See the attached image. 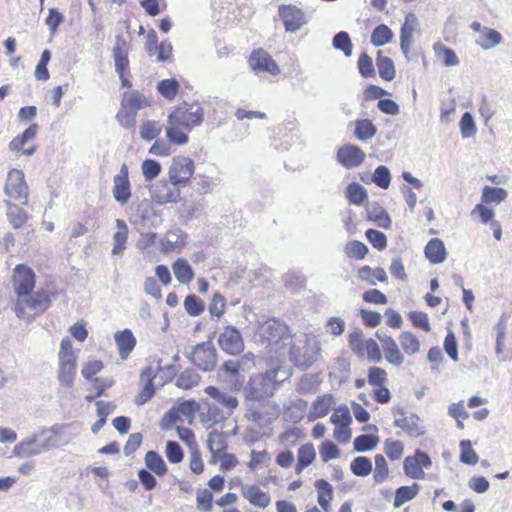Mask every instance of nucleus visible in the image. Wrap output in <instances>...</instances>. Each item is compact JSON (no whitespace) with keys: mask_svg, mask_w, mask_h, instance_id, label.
Here are the masks:
<instances>
[{"mask_svg":"<svg viewBox=\"0 0 512 512\" xmlns=\"http://www.w3.org/2000/svg\"><path fill=\"white\" fill-rule=\"evenodd\" d=\"M13 286L17 299L14 311L18 318L25 317L26 309L43 312L50 305L46 291L34 292L35 274L33 270L24 265H17L13 275Z\"/></svg>","mask_w":512,"mask_h":512,"instance_id":"obj_1","label":"nucleus"},{"mask_svg":"<svg viewBox=\"0 0 512 512\" xmlns=\"http://www.w3.org/2000/svg\"><path fill=\"white\" fill-rule=\"evenodd\" d=\"M259 335L261 341L266 343L271 351L279 355H284L292 336L288 326L276 319H269L262 323L259 327Z\"/></svg>","mask_w":512,"mask_h":512,"instance_id":"obj_2","label":"nucleus"},{"mask_svg":"<svg viewBox=\"0 0 512 512\" xmlns=\"http://www.w3.org/2000/svg\"><path fill=\"white\" fill-rule=\"evenodd\" d=\"M67 428L66 425L54 427L51 430V436L43 441H40L37 435L29 436L15 445L13 454L20 458H26L39 455L52 447H57L60 445V439L64 436Z\"/></svg>","mask_w":512,"mask_h":512,"instance_id":"obj_3","label":"nucleus"},{"mask_svg":"<svg viewBox=\"0 0 512 512\" xmlns=\"http://www.w3.org/2000/svg\"><path fill=\"white\" fill-rule=\"evenodd\" d=\"M288 347L290 360L298 368L307 369L318 359L320 350L318 342L306 334L295 335Z\"/></svg>","mask_w":512,"mask_h":512,"instance_id":"obj_4","label":"nucleus"},{"mask_svg":"<svg viewBox=\"0 0 512 512\" xmlns=\"http://www.w3.org/2000/svg\"><path fill=\"white\" fill-rule=\"evenodd\" d=\"M169 115L170 120L179 123L184 129L191 131L193 127L201 124L204 111L198 103H184L178 106Z\"/></svg>","mask_w":512,"mask_h":512,"instance_id":"obj_5","label":"nucleus"},{"mask_svg":"<svg viewBox=\"0 0 512 512\" xmlns=\"http://www.w3.org/2000/svg\"><path fill=\"white\" fill-rule=\"evenodd\" d=\"M194 172L195 163L186 156L173 157L168 167V177L181 188L189 184Z\"/></svg>","mask_w":512,"mask_h":512,"instance_id":"obj_6","label":"nucleus"},{"mask_svg":"<svg viewBox=\"0 0 512 512\" xmlns=\"http://www.w3.org/2000/svg\"><path fill=\"white\" fill-rule=\"evenodd\" d=\"M4 192L9 198L27 205L29 188L22 170L12 169L8 172Z\"/></svg>","mask_w":512,"mask_h":512,"instance_id":"obj_7","label":"nucleus"},{"mask_svg":"<svg viewBox=\"0 0 512 512\" xmlns=\"http://www.w3.org/2000/svg\"><path fill=\"white\" fill-rule=\"evenodd\" d=\"M182 189L168 177V179H161L152 185L150 195L157 204L177 203Z\"/></svg>","mask_w":512,"mask_h":512,"instance_id":"obj_8","label":"nucleus"},{"mask_svg":"<svg viewBox=\"0 0 512 512\" xmlns=\"http://www.w3.org/2000/svg\"><path fill=\"white\" fill-rule=\"evenodd\" d=\"M189 358L203 371H212L217 363V351L210 341L202 342L194 347Z\"/></svg>","mask_w":512,"mask_h":512,"instance_id":"obj_9","label":"nucleus"},{"mask_svg":"<svg viewBox=\"0 0 512 512\" xmlns=\"http://www.w3.org/2000/svg\"><path fill=\"white\" fill-rule=\"evenodd\" d=\"M431 466L430 456L419 449L415 451L414 455L407 456L403 462L404 473L411 479H423L425 476L424 469H428Z\"/></svg>","mask_w":512,"mask_h":512,"instance_id":"obj_10","label":"nucleus"},{"mask_svg":"<svg viewBox=\"0 0 512 512\" xmlns=\"http://www.w3.org/2000/svg\"><path fill=\"white\" fill-rule=\"evenodd\" d=\"M392 413L395 416L394 425L410 437L416 438L425 434V428L419 424L420 419L416 414L406 415L403 407H394Z\"/></svg>","mask_w":512,"mask_h":512,"instance_id":"obj_11","label":"nucleus"},{"mask_svg":"<svg viewBox=\"0 0 512 512\" xmlns=\"http://www.w3.org/2000/svg\"><path fill=\"white\" fill-rule=\"evenodd\" d=\"M218 345L227 354L239 355L244 351V340L240 331L234 326H226L218 336Z\"/></svg>","mask_w":512,"mask_h":512,"instance_id":"obj_12","label":"nucleus"},{"mask_svg":"<svg viewBox=\"0 0 512 512\" xmlns=\"http://www.w3.org/2000/svg\"><path fill=\"white\" fill-rule=\"evenodd\" d=\"M470 28L478 35L475 43L484 51L497 47L503 41V37L500 32L493 28L484 26L478 21L472 22Z\"/></svg>","mask_w":512,"mask_h":512,"instance_id":"obj_13","label":"nucleus"},{"mask_svg":"<svg viewBox=\"0 0 512 512\" xmlns=\"http://www.w3.org/2000/svg\"><path fill=\"white\" fill-rule=\"evenodd\" d=\"M129 169L127 164L123 163L120 171L113 177L112 195L117 203L125 205L131 198V185L129 181Z\"/></svg>","mask_w":512,"mask_h":512,"instance_id":"obj_14","label":"nucleus"},{"mask_svg":"<svg viewBox=\"0 0 512 512\" xmlns=\"http://www.w3.org/2000/svg\"><path fill=\"white\" fill-rule=\"evenodd\" d=\"M279 15L287 32L294 33L307 23L303 11L294 5L280 6Z\"/></svg>","mask_w":512,"mask_h":512,"instance_id":"obj_15","label":"nucleus"},{"mask_svg":"<svg viewBox=\"0 0 512 512\" xmlns=\"http://www.w3.org/2000/svg\"><path fill=\"white\" fill-rule=\"evenodd\" d=\"M249 66L254 72H267L272 75L280 73L279 66L264 50L253 51L249 57Z\"/></svg>","mask_w":512,"mask_h":512,"instance_id":"obj_16","label":"nucleus"},{"mask_svg":"<svg viewBox=\"0 0 512 512\" xmlns=\"http://www.w3.org/2000/svg\"><path fill=\"white\" fill-rule=\"evenodd\" d=\"M365 157V153L353 144L344 145L337 151V160L346 169L360 166L364 162Z\"/></svg>","mask_w":512,"mask_h":512,"instance_id":"obj_17","label":"nucleus"},{"mask_svg":"<svg viewBox=\"0 0 512 512\" xmlns=\"http://www.w3.org/2000/svg\"><path fill=\"white\" fill-rule=\"evenodd\" d=\"M418 28L419 23L416 15L412 12L407 13L400 30V48L406 57H408V53L413 45L414 33Z\"/></svg>","mask_w":512,"mask_h":512,"instance_id":"obj_18","label":"nucleus"},{"mask_svg":"<svg viewBox=\"0 0 512 512\" xmlns=\"http://www.w3.org/2000/svg\"><path fill=\"white\" fill-rule=\"evenodd\" d=\"M273 392L272 384H268L260 374L251 377L245 388L246 399L249 401H259L273 395Z\"/></svg>","mask_w":512,"mask_h":512,"instance_id":"obj_19","label":"nucleus"},{"mask_svg":"<svg viewBox=\"0 0 512 512\" xmlns=\"http://www.w3.org/2000/svg\"><path fill=\"white\" fill-rule=\"evenodd\" d=\"M240 490L243 498L255 507L265 509L271 504L270 495L257 485L242 484Z\"/></svg>","mask_w":512,"mask_h":512,"instance_id":"obj_20","label":"nucleus"},{"mask_svg":"<svg viewBox=\"0 0 512 512\" xmlns=\"http://www.w3.org/2000/svg\"><path fill=\"white\" fill-rule=\"evenodd\" d=\"M156 377V371L148 366L146 367L141 375H140V382L143 385L141 391L135 398V403L138 406L144 405L146 402H148L155 394V388L153 385V380Z\"/></svg>","mask_w":512,"mask_h":512,"instance_id":"obj_21","label":"nucleus"},{"mask_svg":"<svg viewBox=\"0 0 512 512\" xmlns=\"http://www.w3.org/2000/svg\"><path fill=\"white\" fill-rule=\"evenodd\" d=\"M128 51L129 45L126 40L117 36L113 47L112 57L114 60L115 72L118 74L119 78H123V72L129 65Z\"/></svg>","mask_w":512,"mask_h":512,"instance_id":"obj_22","label":"nucleus"},{"mask_svg":"<svg viewBox=\"0 0 512 512\" xmlns=\"http://www.w3.org/2000/svg\"><path fill=\"white\" fill-rule=\"evenodd\" d=\"M77 358L58 359L57 379L62 386L71 388L74 384Z\"/></svg>","mask_w":512,"mask_h":512,"instance_id":"obj_23","label":"nucleus"},{"mask_svg":"<svg viewBox=\"0 0 512 512\" xmlns=\"http://www.w3.org/2000/svg\"><path fill=\"white\" fill-rule=\"evenodd\" d=\"M119 356L121 360H126L136 346V338L130 329H124L114 334Z\"/></svg>","mask_w":512,"mask_h":512,"instance_id":"obj_24","label":"nucleus"},{"mask_svg":"<svg viewBox=\"0 0 512 512\" xmlns=\"http://www.w3.org/2000/svg\"><path fill=\"white\" fill-rule=\"evenodd\" d=\"M425 256L432 264L443 263L447 257L443 241L439 238H432L425 247Z\"/></svg>","mask_w":512,"mask_h":512,"instance_id":"obj_25","label":"nucleus"},{"mask_svg":"<svg viewBox=\"0 0 512 512\" xmlns=\"http://www.w3.org/2000/svg\"><path fill=\"white\" fill-rule=\"evenodd\" d=\"M7 211L6 216L14 229H19L25 225L28 221L29 216L25 210H23L19 205L12 203L11 201H4Z\"/></svg>","mask_w":512,"mask_h":512,"instance_id":"obj_26","label":"nucleus"},{"mask_svg":"<svg viewBox=\"0 0 512 512\" xmlns=\"http://www.w3.org/2000/svg\"><path fill=\"white\" fill-rule=\"evenodd\" d=\"M314 486L318 493V503L325 512L331 511V500L333 499V487L332 485L324 480H316Z\"/></svg>","mask_w":512,"mask_h":512,"instance_id":"obj_27","label":"nucleus"},{"mask_svg":"<svg viewBox=\"0 0 512 512\" xmlns=\"http://www.w3.org/2000/svg\"><path fill=\"white\" fill-rule=\"evenodd\" d=\"M117 231L113 236V248L112 253L114 255H122L126 249V243L128 239V226L124 220H116Z\"/></svg>","mask_w":512,"mask_h":512,"instance_id":"obj_28","label":"nucleus"},{"mask_svg":"<svg viewBox=\"0 0 512 512\" xmlns=\"http://www.w3.org/2000/svg\"><path fill=\"white\" fill-rule=\"evenodd\" d=\"M188 132L190 131L184 129V127H182V125H180L179 123H175L172 120H170V115L168 116L166 135L171 143L177 145L186 144L189 140Z\"/></svg>","mask_w":512,"mask_h":512,"instance_id":"obj_29","label":"nucleus"},{"mask_svg":"<svg viewBox=\"0 0 512 512\" xmlns=\"http://www.w3.org/2000/svg\"><path fill=\"white\" fill-rule=\"evenodd\" d=\"M172 270L175 278L181 284H188L194 278V271L188 261L184 258H178L172 264Z\"/></svg>","mask_w":512,"mask_h":512,"instance_id":"obj_30","label":"nucleus"},{"mask_svg":"<svg viewBox=\"0 0 512 512\" xmlns=\"http://www.w3.org/2000/svg\"><path fill=\"white\" fill-rule=\"evenodd\" d=\"M121 105L137 115V112L147 107L149 103L143 94L138 91H132L124 95Z\"/></svg>","mask_w":512,"mask_h":512,"instance_id":"obj_31","label":"nucleus"},{"mask_svg":"<svg viewBox=\"0 0 512 512\" xmlns=\"http://www.w3.org/2000/svg\"><path fill=\"white\" fill-rule=\"evenodd\" d=\"M205 393L215 399L220 405L230 410H233L238 406V400L236 397L220 391L217 387L208 386L205 388Z\"/></svg>","mask_w":512,"mask_h":512,"instance_id":"obj_32","label":"nucleus"},{"mask_svg":"<svg viewBox=\"0 0 512 512\" xmlns=\"http://www.w3.org/2000/svg\"><path fill=\"white\" fill-rule=\"evenodd\" d=\"M420 490V486L417 483H413L411 486H401L395 492V498L393 506L400 508L405 503L414 499Z\"/></svg>","mask_w":512,"mask_h":512,"instance_id":"obj_33","label":"nucleus"},{"mask_svg":"<svg viewBox=\"0 0 512 512\" xmlns=\"http://www.w3.org/2000/svg\"><path fill=\"white\" fill-rule=\"evenodd\" d=\"M333 403L334 398L331 394L318 396L311 406L310 416L314 418H321L326 416L330 411Z\"/></svg>","mask_w":512,"mask_h":512,"instance_id":"obj_34","label":"nucleus"},{"mask_svg":"<svg viewBox=\"0 0 512 512\" xmlns=\"http://www.w3.org/2000/svg\"><path fill=\"white\" fill-rule=\"evenodd\" d=\"M348 201L356 206H361L368 199L367 190L359 183H350L345 190Z\"/></svg>","mask_w":512,"mask_h":512,"instance_id":"obj_35","label":"nucleus"},{"mask_svg":"<svg viewBox=\"0 0 512 512\" xmlns=\"http://www.w3.org/2000/svg\"><path fill=\"white\" fill-rule=\"evenodd\" d=\"M376 65L378 68L379 76L386 80L391 81L395 77V66L391 58L384 56L382 51L377 52Z\"/></svg>","mask_w":512,"mask_h":512,"instance_id":"obj_36","label":"nucleus"},{"mask_svg":"<svg viewBox=\"0 0 512 512\" xmlns=\"http://www.w3.org/2000/svg\"><path fill=\"white\" fill-rule=\"evenodd\" d=\"M145 465L147 468L158 476H163L167 472V465L162 456L156 451H148L145 454Z\"/></svg>","mask_w":512,"mask_h":512,"instance_id":"obj_37","label":"nucleus"},{"mask_svg":"<svg viewBox=\"0 0 512 512\" xmlns=\"http://www.w3.org/2000/svg\"><path fill=\"white\" fill-rule=\"evenodd\" d=\"M387 345L383 346V352L386 361L396 367H401L404 364L405 358L401 353L396 341H386Z\"/></svg>","mask_w":512,"mask_h":512,"instance_id":"obj_38","label":"nucleus"},{"mask_svg":"<svg viewBox=\"0 0 512 512\" xmlns=\"http://www.w3.org/2000/svg\"><path fill=\"white\" fill-rule=\"evenodd\" d=\"M377 133L376 126L370 119H360L355 123V137L360 141H366L373 138Z\"/></svg>","mask_w":512,"mask_h":512,"instance_id":"obj_39","label":"nucleus"},{"mask_svg":"<svg viewBox=\"0 0 512 512\" xmlns=\"http://www.w3.org/2000/svg\"><path fill=\"white\" fill-rule=\"evenodd\" d=\"M316 452L314 446L310 443L302 445L298 449V463L296 465V472L301 473L304 468L312 464L315 460Z\"/></svg>","mask_w":512,"mask_h":512,"instance_id":"obj_40","label":"nucleus"},{"mask_svg":"<svg viewBox=\"0 0 512 512\" xmlns=\"http://www.w3.org/2000/svg\"><path fill=\"white\" fill-rule=\"evenodd\" d=\"M367 214L370 220H373L377 226L388 229L391 226V219L387 212L377 204L367 207Z\"/></svg>","mask_w":512,"mask_h":512,"instance_id":"obj_41","label":"nucleus"},{"mask_svg":"<svg viewBox=\"0 0 512 512\" xmlns=\"http://www.w3.org/2000/svg\"><path fill=\"white\" fill-rule=\"evenodd\" d=\"M358 276L361 280L369 282L371 285H376V281L386 282L387 275L383 268H371L363 266L358 271Z\"/></svg>","mask_w":512,"mask_h":512,"instance_id":"obj_42","label":"nucleus"},{"mask_svg":"<svg viewBox=\"0 0 512 512\" xmlns=\"http://www.w3.org/2000/svg\"><path fill=\"white\" fill-rule=\"evenodd\" d=\"M398 340L405 354L414 355L420 351V341L411 332L400 333Z\"/></svg>","mask_w":512,"mask_h":512,"instance_id":"obj_43","label":"nucleus"},{"mask_svg":"<svg viewBox=\"0 0 512 512\" xmlns=\"http://www.w3.org/2000/svg\"><path fill=\"white\" fill-rule=\"evenodd\" d=\"M207 446L211 454L215 457L227 448V440L222 432L213 430L209 433Z\"/></svg>","mask_w":512,"mask_h":512,"instance_id":"obj_44","label":"nucleus"},{"mask_svg":"<svg viewBox=\"0 0 512 512\" xmlns=\"http://www.w3.org/2000/svg\"><path fill=\"white\" fill-rule=\"evenodd\" d=\"M393 38L392 30L384 24L378 25L371 34V43L375 47H381L389 42H391Z\"/></svg>","mask_w":512,"mask_h":512,"instance_id":"obj_45","label":"nucleus"},{"mask_svg":"<svg viewBox=\"0 0 512 512\" xmlns=\"http://www.w3.org/2000/svg\"><path fill=\"white\" fill-rule=\"evenodd\" d=\"M508 196V192L504 188L485 186L483 188L481 201L483 203L499 204Z\"/></svg>","mask_w":512,"mask_h":512,"instance_id":"obj_46","label":"nucleus"},{"mask_svg":"<svg viewBox=\"0 0 512 512\" xmlns=\"http://www.w3.org/2000/svg\"><path fill=\"white\" fill-rule=\"evenodd\" d=\"M433 49L436 56L441 59L445 66H456L459 64V59L452 49L439 42L434 44Z\"/></svg>","mask_w":512,"mask_h":512,"instance_id":"obj_47","label":"nucleus"},{"mask_svg":"<svg viewBox=\"0 0 512 512\" xmlns=\"http://www.w3.org/2000/svg\"><path fill=\"white\" fill-rule=\"evenodd\" d=\"M268 384H272V390L274 391L280 383L287 380L290 376L289 372L284 368H276L268 370L265 373L260 374Z\"/></svg>","mask_w":512,"mask_h":512,"instance_id":"obj_48","label":"nucleus"},{"mask_svg":"<svg viewBox=\"0 0 512 512\" xmlns=\"http://www.w3.org/2000/svg\"><path fill=\"white\" fill-rule=\"evenodd\" d=\"M200 381V375L193 369L184 370L177 378L176 385L181 389H191L198 385Z\"/></svg>","mask_w":512,"mask_h":512,"instance_id":"obj_49","label":"nucleus"},{"mask_svg":"<svg viewBox=\"0 0 512 512\" xmlns=\"http://www.w3.org/2000/svg\"><path fill=\"white\" fill-rule=\"evenodd\" d=\"M350 469L354 475L365 477L372 472V463L369 458L358 456L352 460Z\"/></svg>","mask_w":512,"mask_h":512,"instance_id":"obj_50","label":"nucleus"},{"mask_svg":"<svg viewBox=\"0 0 512 512\" xmlns=\"http://www.w3.org/2000/svg\"><path fill=\"white\" fill-rule=\"evenodd\" d=\"M157 90L164 98L173 100L179 91V83L174 78L165 79L157 84Z\"/></svg>","mask_w":512,"mask_h":512,"instance_id":"obj_51","label":"nucleus"},{"mask_svg":"<svg viewBox=\"0 0 512 512\" xmlns=\"http://www.w3.org/2000/svg\"><path fill=\"white\" fill-rule=\"evenodd\" d=\"M375 460V468L373 470V479L376 483H383L388 475L389 468L385 457L381 454H377L374 457Z\"/></svg>","mask_w":512,"mask_h":512,"instance_id":"obj_52","label":"nucleus"},{"mask_svg":"<svg viewBox=\"0 0 512 512\" xmlns=\"http://www.w3.org/2000/svg\"><path fill=\"white\" fill-rule=\"evenodd\" d=\"M161 125L157 121H145L140 127V137L145 141H152L158 138L161 133Z\"/></svg>","mask_w":512,"mask_h":512,"instance_id":"obj_53","label":"nucleus"},{"mask_svg":"<svg viewBox=\"0 0 512 512\" xmlns=\"http://www.w3.org/2000/svg\"><path fill=\"white\" fill-rule=\"evenodd\" d=\"M344 251L349 258L361 260L368 253V247L357 240H352L345 245Z\"/></svg>","mask_w":512,"mask_h":512,"instance_id":"obj_54","label":"nucleus"},{"mask_svg":"<svg viewBox=\"0 0 512 512\" xmlns=\"http://www.w3.org/2000/svg\"><path fill=\"white\" fill-rule=\"evenodd\" d=\"M371 181L379 188L387 189L391 182L389 169L384 165L378 166L371 176Z\"/></svg>","mask_w":512,"mask_h":512,"instance_id":"obj_55","label":"nucleus"},{"mask_svg":"<svg viewBox=\"0 0 512 512\" xmlns=\"http://www.w3.org/2000/svg\"><path fill=\"white\" fill-rule=\"evenodd\" d=\"M333 47L342 51L347 57L352 55V42L349 34L345 31H341L334 36Z\"/></svg>","mask_w":512,"mask_h":512,"instance_id":"obj_56","label":"nucleus"},{"mask_svg":"<svg viewBox=\"0 0 512 512\" xmlns=\"http://www.w3.org/2000/svg\"><path fill=\"white\" fill-rule=\"evenodd\" d=\"M142 173L146 182L152 181L161 173V164L153 159H146L141 165Z\"/></svg>","mask_w":512,"mask_h":512,"instance_id":"obj_57","label":"nucleus"},{"mask_svg":"<svg viewBox=\"0 0 512 512\" xmlns=\"http://www.w3.org/2000/svg\"><path fill=\"white\" fill-rule=\"evenodd\" d=\"M496 331V355L499 361H506L507 356L504 355V342H505V334H506V325L503 322H498L495 326Z\"/></svg>","mask_w":512,"mask_h":512,"instance_id":"obj_58","label":"nucleus"},{"mask_svg":"<svg viewBox=\"0 0 512 512\" xmlns=\"http://www.w3.org/2000/svg\"><path fill=\"white\" fill-rule=\"evenodd\" d=\"M184 308L190 316L197 317L204 311V303L197 296L188 295L184 300Z\"/></svg>","mask_w":512,"mask_h":512,"instance_id":"obj_59","label":"nucleus"},{"mask_svg":"<svg viewBox=\"0 0 512 512\" xmlns=\"http://www.w3.org/2000/svg\"><path fill=\"white\" fill-rule=\"evenodd\" d=\"M460 447V461L465 464L475 465L478 462L479 458L474 449L472 448L471 442L469 440H462L460 442Z\"/></svg>","mask_w":512,"mask_h":512,"instance_id":"obj_60","label":"nucleus"},{"mask_svg":"<svg viewBox=\"0 0 512 512\" xmlns=\"http://www.w3.org/2000/svg\"><path fill=\"white\" fill-rule=\"evenodd\" d=\"M377 438L372 435L362 434L354 439V449L357 452H367L375 448Z\"/></svg>","mask_w":512,"mask_h":512,"instance_id":"obj_61","label":"nucleus"},{"mask_svg":"<svg viewBox=\"0 0 512 512\" xmlns=\"http://www.w3.org/2000/svg\"><path fill=\"white\" fill-rule=\"evenodd\" d=\"M365 235L368 241L372 244V246L375 249L382 251L386 248L387 238L383 232H380L375 229H368Z\"/></svg>","mask_w":512,"mask_h":512,"instance_id":"obj_62","label":"nucleus"},{"mask_svg":"<svg viewBox=\"0 0 512 512\" xmlns=\"http://www.w3.org/2000/svg\"><path fill=\"white\" fill-rule=\"evenodd\" d=\"M460 132L463 138H470L476 133V125L473 116L465 112L460 120Z\"/></svg>","mask_w":512,"mask_h":512,"instance_id":"obj_63","label":"nucleus"},{"mask_svg":"<svg viewBox=\"0 0 512 512\" xmlns=\"http://www.w3.org/2000/svg\"><path fill=\"white\" fill-rule=\"evenodd\" d=\"M384 452L391 460H398L403 455L404 446L400 441L388 439L384 442Z\"/></svg>","mask_w":512,"mask_h":512,"instance_id":"obj_64","label":"nucleus"}]
</instances>
